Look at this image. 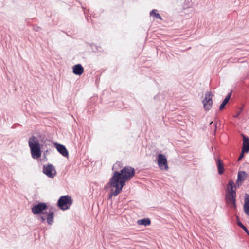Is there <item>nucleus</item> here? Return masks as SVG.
<instances>
[{"label": "nucleus", "mask_w": 249, "mask_h": 249, "mask_svg": "<svg viewBox=\"0 0 249 249\" xmlns=\"http://www.w3.org/2000/svg\"><path fill=\"white\" fill-rule=\"evenodd\" d=\"M120 162H116L112 167L114 171L108 185L115 190L112 189L109 195V198L112 196H116L122 190L125 183L130 180L135 175V169L131 166H127L123 168Z\"/></svg>", "instance_id": "1"}, {"label": "nucleus", "mask_w": 249, "mask_h": 249, "mask_svg": "<svg viewBox=\"0 0 249 249\" xmlns=\"http://www.w3.org/2000/svg\"><path fill=\"white\" fill-rule=\"evenodd\" d=\"M46 140H47L46 138H42L40 136L39 139L34 136L29 138L28 144L32 157L34 159H38L40 158L42 153L41 150L42 144L40 142L45 143Z\"/></svg>", "instance_id": "2"}, {"label": "nucleus", "mask_w": 249, "mask_h": 249, "mask_svg": "<svg viewBox=\"0 0 249 249\" xmlns=\"http://www.w3.org/2000/svg\"><path fill=\"white\" fill-rule=\"evenodd\" d=\"M236 186L233 180L229 181L227 185L226 199L228 203L231 204V207L236 208Z\"/></svg>", "instance_id": "3"}, {"label": "nucleus", "mask_w": 249, "mask_h": 249, "mask_svg": "<svg viewBox=\"0 0 249 249\" xmlns=\"http://www.w3.org/2000/svg\"><path fill=\"white\" fill-rule=\"evenodd\" d=\"M72 201L71 197L69 196H64L59 199L58 201V205L62 210L68 209L72 204Z\"/></svg>", "instance_id": "4"}, {"label": "nucleus", "mask_w": 249, "mask_h": 249, "mask_svg": "<svg viewBox=\"0 0 249 249\" xmlns=\"http://www.w3.org/2000/svg\"><path fill=\"white\" fill-rule=\"evenodd\" d=\"M213 94L211 91L206 92L205 94V98L202 101L203 107L206 111L210 110L213 103L212 100Z\"/></svg>", "instance_id": "5"}, {"label": "nucleus", "mask_w": 249, "mask_h": 249, "mask_svg": "<svg viewBox=\"0 0 249 249\" xmlns=\"http://www.w3.org/2000/svg\"><path fill=\"white\" fill-rule=\"evenodd\" d=\"M43 173L48 177L51 178H53L56 174L54 167L51 164L44 165Z\"/></svg>", "instance_id": "6"}, {"label": "nucleus", "mask_w": 249, "mask_h": 249, "mask_svg": "<svg viewBox=\"0 0 249 249\" xmlns=\"http://www.w3.org/2000/svg\"><path fill=\"white\" fill-rule=\"evenodd\" d=\"M157 161L158 166L161 170H168L167 160L165 155L162 154H159L158 155Z\"/></svg>", "instance_id": "7"}, {"label": "nucleus", "mask_w": 249, "mask_h": 249, "mask_svg": "<svg viewBox=\"0 0 249 249\" xmlns=\"http://www.w3.org/2000/svg\"><path fill=\"white\" fill-rule=\"evenodd\" d=\"M47 208V205L45 203H39L37 204L34 205L32 208V212L35 215L38 214L40 213H44L43 212Z\"/></svg>", "instance_id": "8"}, {"label": "nucleus", "mask_w": 249, "mask_h": 249, "mask_svg": "<svg viewBox=\"0 0 249 249\" xmlns=\"http://www.w3.org/2000/svg\"><path fill=\"white\" fill-rule=\"evenodd\" d=\"M57 150L64 157H68L69 153L65 146L62 144L55 143L54 144Z\"/></svg>", "instance_id": "9"}, {"label": "nucleus", "mask_w": 249, "mask_h": 249, "mask_svg": "<svg viewBox=\"0 0 249 249\" xmlns=\"http://www.w3.org/2000/svg\"><path fill=\"white\" fill-rule=\"evenodd\" d=\"M242 137L243 142L242 150H243V152L248 153L249 151V138L243 134Z\"/></svg>", "instance_id": "10"}, {"label": "nucleus", "mask_w": 249, "mask_h": 249, "mask_svg": "<svg viewBox=\"0 0 249 249\" xmlns=\"http://www.w3.org/2000/svg\"><path fill=\"white\" fill-rule=\"evenodd\" d=\"M243 210L246 214L249 216V195L248 194L245 195Z\"/></svg>", "instance_id": "11"}, {"label": "nucleus", "mask_w": 249, "mask_h": 249, "mask_svg": "<svg viewBox=\"0 0 249 249\" xmlns=\"http://www.w3.org/2000/svg\"><path fill=\"white\" fill-rule=\"evenodd\" d=\"M72 71L75 75H81L83 73L84 68L80 64H77L73 67Z\"/></svg>", "instance_id": "12"}, {"label": "nucleus", "mask_w": 249, "mask_h": 249, "mask_svg": "<svg viewBox=\"0 0 249 249\" xmlns=\"http://www.w3.org/2000/svg\"><path fill=\"white\" fill-rule=\"evenodd\" d=\"M216 163L218 168V172L219 174H222L224 172V168L222 161L220 159L218 158L216 160Z\"/></svg>", "instance_id": "13"}, {"label": "nucleus", "mask_w": 249, "mask_h": 249, "mask_svg": "<svg viewBox=\"0 0 249 249\" xmlns=\"http://www.w3.org/2000/svg\"><path fill=\"white\" fill-rule=\"evenodd\" d=\"M247 176L246 172L243 171H239L238 173L237 179L236 181L237 183L239 182L241 183L245 179V177Z\"/></svg>", "instance_id": "14"}, {"label": "nucleus", "mask_w": 249, "mask_h": 249, "mask_svg": "<svg viewBox=\"0 0 249 249\" xmlns=\"http://www.w3.org/2000/svg\"><path fill=\"white\" fill-rule=\"evenodd\" d=\"M54 216V213L53 211H50L47 213L46 220L47 222L49 225H51L53 223Z\"/></svg>", "instance_id": "15"}, {"label": "nucleus", "mask_w": 249, "mask_h": 249, "mask_svg": "<svg viewBox=\"0 0 249 249\" xmlns=\"http://www.w3.org/2000/svg\"><path fill=\"white\" fill-rule=\"evenodd\" d=\"M137 223L139 225H144L146 226L150 224L151 221L149 218H143L138 220Z\"/></svg>", "instance_id": "16"}, {"label": "nucleus", "mask_w": 249, "mask_h": 249, "mask_svg": "<svg viewBox=\"0 0 249 249\" xmlns=\"http://www.w3.org/2000/svg\"><path fill=\"white\" fill-rule=\"evenodd\" d=\"M156 12H157L156 10H155V9L152 10L150 12V16H154L157 19H161L162 18H161V17L160 16V15L159 13H157Z\"/></svg>", "instance_id": "17"}, {"label": "nucleus", "mask_w": 249, "mask_h": 249, "mask_svg": "<svg viewBox=\"0 0 249 249\" xmlns=\"http://www.w3.org/2000/svg\"><path fill=\"white\" fill-rule=\"evenodd\" d=\"M237 224L239 227L242 228L245 231L246 233H247L248 234H249V230L247 229V228L244 225V224L241 221H238L237 222Z\"/></svg>", "instance_id": "18"}, {"label": "nucleus", "mask_w": 249, "mask_h": 249, "mask_svg": "<svg viewBox=\"0 0 249 249\" xmlns=\"http://www.w3.org/2000/svg\"><path fill=\"white\" fill-rule=\"evenodd\" d=\"M92 49L94 52H100L101 51V47H98L95 45H92L91 46Z\"/></svg>", "instance_id": "19"}, {"label": "nucleus", "mask_w": 249, "mask_h": 249, "mask_svg": "<svg viewBox=\"0 0 249 249\" xmlns=\"http://www.w3.org/2000/svg\"><path fill=\"white\" fill-rule=\"evenodd\" d=\"M228 103H227L226 102V101L225 100H223V102H222V103L221 104L220 106V107H219V109L220 110H222L225 107V106H226V105Z\"/></svg>", "instance_id": "20"}, {"label": "nucleus", "mask_w": 249, "mask_h": 249, "mask_svg": "<svg viewBox=\"0 0 249 249\" xmlns=\"http://www.w3.org/2000/svg\"><path fill=\"white\" fill-rule=\"evenodd\" d=\"M232 94V92H230L226 97V98L224 99V100L226 101L227 103H228L231 97Z\"/></svg>", "instance_id": "21"}, {"label": "nucleus", "mask_w": 249, "mask_h": 249, "mask_svg": "<svg viewBox=\"0 0 249 249\" xmlns=\"http://www.w3.org/2000/svg\"><path fill=\"white\" fill-rule=\"evenodd\" d=\"M232 94V92H230L226 97V98L224 99V100L226 101L227 103H228L231 97Z\"/></svg>", "instance_id": "22"}, {"label": "nucleus", "mask_w": 249, "mask_h": 249, "mask_svg": "<svg viewBox=\"0 0 249 249\" xmlns=\"http://www.w3.org/2000/svg\"><path fill=\"white\" fill-rule=\"evenodd\" d=\"M243 109L242 108H240V109L239 111H238L236 114V115H234V117L237 118L239 117V116L241 114V112H242Z\"/></svg>", "instance_id": "23"}, {"label": "nucleus", "mask_w": 249, "mask_h": 249, "mask_svg": "<svg viewBox=\"0 0 249 249\" xmlns=\"http://www.w3.org/2000/svg\"><path fill=\"white\" fill-rule=\"evenodd\" d=\"M244 153L245 152H243V150H242L241 153H240L239 157V158L238 159V161L240 160L244 157Z\"/></svg>", "instance_id": "24"}, {"label": "nucleus", "mask_w": 249, "mask_h": 249, "mask_svg": "<svg viewBox=\"0 0 249 249\" xmlns=\"http://www.w3.org/2000/svg\"><path fill=\"white\" fill-rule=\"evenodd\" d=\"M40 28L39 26H35L34 27V30L36 32H38L40 31Z\"/></svg>", "instance_id": "25"}, {"label": "nucleus", "mask_w": 249, "mask_h": 249, "mask_svg": "<svg viewBox=\"0 0 249 249\" xmlns=\"http://www.w3.org/2000/svg\"><path fill=\"white\" fill-rule=\"evenodd\" d=\"M40 218L43 222H44L45 220H46V218L44 216H41Z\"/></svg>", "instance_id": "26"}, {"label": "nucleus", "mask_w": 249, "mask_h": 249, "mask_svg": "<svg viewBox=\"0 0 249 249\" xmlns=\"http://www.w3.org/2000/svg\"><path fill=\"white\" fill-rule=\"evenodd\" d=\"M214 132H215L216 130V128H217V125H216V124H214Z\"/></svg>", "instance_id": "27"}, {"label": "nucleus", "mask_w": 249, "mask_h": 249, "mask_svg": "<svg viewBox=\"0 0 249 249\" xmlns=\"http://www.w3.org/2000/svg\"><path fill=\"white\" fill-rule=\"evenodd\" d=\"M213 121H212L211 123H210V124L211 125L212 124H213Z\"/></svg>", "instance_id": "28"}, {"label": "nucleus", "mask_w": 249, "mask_h": 249, "mask_svg": "<svg viewBox=\"0 0 249 249\" xmlns=\"http://www.w3.org/2000/svg\"><path fill=\"white\" fill-rule=\"evenodd\" d=\"M241 62H242V63L245 62V61H242Z\"/></svg>", "instance_id": "29"}]
</instances>
